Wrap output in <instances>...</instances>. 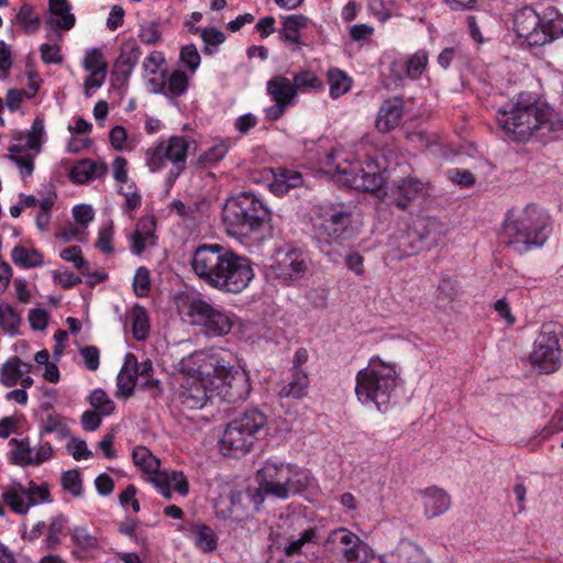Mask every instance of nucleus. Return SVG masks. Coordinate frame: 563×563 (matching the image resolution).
Here are the masks:
<instances>
[{"label": "nucleus", "instance_id": "e433bc0d", "mask_svg": "<svg viewBox=\"0 0 563 563\" xmlns=\"http://www.w3.org/2000/svg\"><path fill=\"white\" fill-rule=\"evenodd\" d=\"M394 563H432L423 549L410 540H401L393 552Z\"/></svg>", "mask_w": 563, "mask_h": 563}, {"label": "nucleus", "instance_id": "473e14b6", "mask_svg": "<svg viewBox=\"0 0 563 563\" xmlns=\"http://www.w3.org/2000/svg\"><path fill=\"white\" fill-rule=\"evenodd\" d=\"M334 540L341 545L344 559L349 563H363L361 553L364 551L360 538L347 529H339L333 533Z\"/></svg>", "mask_w": 563, "mask_h": 563}, {"label": "nucleus", "instance_id": "4d7b16f0", "mask_svg": "<svg viewBox=\"0 0 563 563\" xmlns=\"http://www.w3.org/2000/svg\"><path fill=\"white\" fill-rule=\"evenodd\" d=\"M136 376L123 367L117 377V396L130 397L135 388Z\"/></svg>", "mask_w": 563, "mask_h": 563}, {"label": "nucleus", "instance_id": "ea45409f", "mask_svg": "<svg viewBox=\"0 0 563 563\" xmlns=\"http://www.w3.org/2000/svg\"><path fill=\"white\" fill-rule=\"evenodd\" d=\"M67 523L68 519L63 514L56 515L49 519L48 525H46V534L43 539V547L46 550H53L60 544L65 536Z\"/></svg>", "mask_w": 563, "mask_h": 563}, {"label": "nucleus", "instance_id": "2f4dec72", "mask_svg": "<svg viewBox=\"0 0 563 563\" xmlns=\"http://www.w3.org/2000/svg\"><path fill=\"white\" fill-rule=\"evenodd\" d=\"M309 25V19L302 14H290L283 21L279 31L280 37L288 44H292L294 51H298L303 46L301 40V31Z\"/></svg>", "mask_w": 563, "mask_h": 563}, {"label": "nucleus", "instance_id": "4c0bfd02", "mask_svg": "<svg viewBox=\"0 0 563 563\" xmlns=\"http://www.w3.org/2000/svg\"><path fill=\"white\" fill-rule=\"evenodd\" d=\"M70 539L76 551L85 555H93L101 548L99 538L90 533L86 527H74L70 530Z\"/></svg>", "mask_w": 563, "mask_h": 563}, {"label": "nucleus", "instance_id": "4be33fe9", "mask_svg": "<svg viewBox=\"0 0 563 563\" xmlns=\"http://www.w3.org/2000/svg\"><path fill=\"white\" fill-rule=\"evenodd\" d=\"M448 232V224L434 217L419 218L412 225V233L418 236L422 250L438 245Z\"/></svg>", "mask_w": 563, "mask_h": 563}, {"label": "nucleus", "instance_id": "9b49d317", "mask_svg": "<svg viewBox=\"0 0 563 563\" xmlns=\"http://www.w3.org/2000/svg\"><path fill=\"white\" fill-rule=\"evenodd\" d=\"M195 143L184 135L162 140L145 151V164L152 173L161 172L169 163V178H177L186 168L190 145Z\"/></svg>", "mask_w": 563, "mask_h": 563}, {"label": "nucleus", "instance_id": "338daca9", "mask_svg": "<svg viewBox=\"0 0 563 563\" xmlns=\"http://www.w3.org/2000/svg\"><path fill=\"white\" fill-rule=\"evenodd\" d=\"M81 357L84 358L85 367L95 372L99 368L100 365V351L95 345H87L79 350Z\"/></svg>", "mask_w": 563, "mask_h": 563}, {"label": "nucleus", "instance_id": "bf43d9fd", "mask_svg": "<svg viewBox=\"0 0 563 563\" xmlns=\"http://www.w3.org/2000/svg\"><path fill=\"white\" fill-rule=\"evenodd\" d=\"M62 486L65 490L70 493L75 497H79L82 493V482L80 473L77 470H69L63 473Z\"/></svg>", "mask_w": 563, "mask_h": 563}, {"label": "nucleus", "instance_id": "c85d7f7f", "mask_svg": "<svg viewBox=\"0 0 563 563\" xmlns=\"http://www.w3.org/2000/svg\"><path fill=\"white\" fill-rule=\"evenodd\" d=\"M426 191V185L421 180L410 178L393 188L391 199L399 209L406 210L412 200L422 197Z\"/></svg>", "mask_w": 563, "mask_h": 563}, {"label": "nucleus", "instance_id": "4468645a", "mask_svg": "<svg viewBox=\"0 0 563 563\" xmlns=\"http://www.w3.org/2000/svg\"><path fill=\"white\" fill-rule=\"evenodd\" d=\"M310 264L309 256L299 249H278L266 268V274L279 285L296 286L307 276Z\"/></svg>", "mask_w": 563, "mask_h": 563}, {"label": "nucleus", "instance_id": "052dcab7", "mask_svg": "<svg viewBox=\"0 0 563 563\" xmlns=\"http://www.w3.org/2000/svg\"><path fill=\"white\" fill-rule=\"evenodd\" d=\"M166 59L162 52L150 53L143 62V69L147 75H156L165 71Z\"/></svg>", "mask_w": 563, "mask_h": 563}, {"label": "nucleus", "instance_id": "bb28decb", "mask_svg": "<svg viewBox=\"0 0 563 563\" xmlns=\"http://www.w3.org/2000/svg\"><path fill=\"white\" fill-rule=\"evenodd\" d=\"M42 409L44 415L40 419V438L43 439L46 434H56L59 440L70 437V430L67 419L56 411L51 405L43 404Z\"/></svg>", "mask_w": 563, "mask_h": 563}, {"label": "nucleus", "instance_id": "0e129e2a", "mask_svg": "<svg viewBox=\"0 0 563 563\" xmlns=\"http://www.w3.org/2000/svg\"><path fill=\"white\" fill-rule=\"evenodd\" d=\"M41 58L45 64L59 65L63 63V54L59 44L43 43L40 46Z\"/></svg>", "mask_w": 563, "mask_h": 563}, {"label": "nucleus", "instance_id": "5701e85b", "mask_svg": "<svg viewBox=\"0 0 563 563\" xmlns=\"http://www.w3.org/2000/svg\"><path fill=\"white\" fill-rule=\"evenodd\" d=\"M57 194L52 188H49L41 199H37L33 195H19V201L23 208L38 207V211L35 216V224L42 232L48 229L52 219V209L55 206Z\"/></svg>", "mask_w": 563, "mask_h": 563}, {"label": "nucleus", "instance_id": "9d476101", "mask_svg": "<svg viewBox=\"0 0 563 563\" xmlns=\"http://www.w3.org/2000/svg\"><path fill=\"white\" fill-rule=\"evenodd\" d=\"M530 364L544 374L554 373L563 363V325L547 322L540 328L531 353Z\"/></svg>", "mask_w": 563, "mask_h": 563}, {"label": "nucleus", "instance_id": "8fccbe9b", "mask_svg": "<svg viewBox=\"0 0 563 563\" xmlns=\"http://www.w3.org/2000/svg\"><path fill=\"white\" fill-rule=\"evenodd\" d=\"M132 333L137 341H143L150 333V320L146 310L141 306H135L131 312Z\"/></svg>", "mask_w": 563, "mask_h": 563}, {"label": "nucleus", "instance_id": "7c9ffc66", "mask_svg": "<svg viewBox=\"0 0 563 563\" xmlns=\"http://www.w3.org/2000/svg\"><path fill=\"white\" fill-rule=\"evenodd\" d=\"M292 78L277 75L267 81L266 90L269 97L279 106H287L298 96Z\"/></svg>", "mask_w": 563, "mask_h": 563}, {"label": "nucleus", "instance_id": "72a5a7b5", "mask_svg": "<svg viewBox=\"0 0 563 563\" xmlns=\"http://www.w3.org/2000/svg\"><path fill=\"white\" fill-rule=\"evenodd\" d=\"M108 172L104 162L93 159H81L70 170V178L74 183L85 184L95 179L102 178Z\"/></svg>", "mask_w": 563, "mask_h": 563}, {"label": "nucleus", "instance_id": "f3484780", "mask_svg": "<svg viewBox=\"0 0 563 563\" xmlns=\"http://www.w3.org/2000/svg\"><path fill=\"white\" fill-rule=\"evenodd\" d=\"M229 253L230 249L220 244L199 245L191 256L190 265L192 272L206 285L213 288L216 283H220L218 277Z\"/></svg>", "mask_w": 563, "mask_h": 563}, {"label": "nucleus", "instance_id": "f03ea898", "mask_svg": "<svg viewBox=\"0 0 563 563\" xmlns=\"http://www.w3.org/2000/svg\"><path fill=\"white\" fill-rule=\"evenodd\" d=\"M273 212L262 197L241 191L229 197L222 208L227 234L246 247H257L271 238Z\"/></svg>", "mask_w": 563, "mask_h": 563}, {"label": "nucleus", "instance_id": "c03bdc74", "mask_svg": "<svg viewBox=\"0 0 563 563\" xmlns=\"http://www.w3.org/2000/svg\"><path fill=\"white\" fill-rule=\"evenodd\" d=\"M15 22L25 33H35L40 30L42 19L32 4L24 3L15 15Z\"/></svg>", "mask_w": 563, "mask_h": 563}, {"label": "nucleus", "instance_id": "0eeeda50", "mask_svg": "<svg viewBox=\"0 0 563 563\" xmlns=\"http://www.w3.org/2000/svg\"><path fill=\"white\" fill-rule=\"evenodd\" d=\"M353 208L344 202H323L314 207L312 228L316 239L340 244L352 234Z\"/></svg>", "mask_w": 563, "mask_h": 563}, {"label": "nucleus", "instance_id": "58836bf2", "mask_svg": "<svg viewBox=\"0 0 563 563\" xmlns=\"http://www.w3.org/2000/svg\"><path fill=\"white\" fill-rule=\"evenodd\" d=\"M141 52L135 43L129 42L121 46L120 55L114 65L115 75L126 79L140 58Z\"/></svg>", "mask_w": 563, "mask_h": 563}, {"label": "nucleus", "instance_id": "f704fd0d", "mask_svg": "<svg viewBox=\"0 0 563 563\" xmlns=\"http://www.w3.org/2000/svg\"><path fill=\"white\" fill-rule=\"evenodd\" d=\"M32 368V364L23 362L19 356H11L1 366L0 384L7 388L14 387L25 373H31Z\"/></svg>", "mask_w": 563, "mask_h": 563}, {"label": "nucleus", "instance_id": "39448f33", "mask_svg": "<svg viewBox=\"0 0 563 563\" xmlns=\"http://www.w3.org/2000/svg\"><path fill=\"white\" fill-rule=\"evenodd\" d=\"M497 122L516 142L531 136L547 140L552 132L563 130V115L556 108H504L497 113Z\"/></svg>", "mask_w": 563, "mask_h": 563}, {"label": "nucleus", "instance_id": "13d9d810", "mask_svg": "<svg viewBox=\"0 0 563 563\" xmlns=\"http://www.w3.org/2000/svg\"><path fill=\"white\" fill-rule=\"evenodd\" d=\"M84 68L87 71H107V63L103 54L98 48H91L86 52L84 60Z\"/></svg>", "mask_w": 563, "mask_h": 563}, {"label": "nucleus", "instance_id": "c9c22d12", "mask_svg": "<svg viewBox=\"0 0 563 563\" xmlns=\"http://www.w3.org/2000/svg\"><path fill=\"white\" fill-rule=\"evenodd\" d=\"M289 382L285 383L279 391V398L299 400L308 395L310 379L307 372H290Z\"/></svg>", "mask_w": 563, "mask_h": 563}, {"label": "nucleus", "instance_id": "de8ad7c7", "mask_svg": "<svg viewBox=\"0 0 563 563\" xmlns=\"http://www.w3.org/2000/svg\"><path fill=\"white\" fill-rule=\"evenodd\" d=\"M200 63L201 56L195 44H186L180 47L179 70L192 76L199 68Z\"/></svg>", "mask_w": 563, "mask_h": 563}, {"label": "nucleus", "instance_id": "79ce46f5", "mask_svg": "<svg viewBox=\"0 0 563 563\" xmlns=\"http://www.w3.org/2000/svg\"><path fill=\"white\" fill-rule=\"evenodd\" d=\"M118 192L124 197V201L121 206L122 212L130 219H133L135 212L142 206V195L139 191L136 184L134 181H130L126 185L119 186Z\"/></svg>", "mask_w": 563, "mask_h": 563}, {"label": "nucleus", "instance_id": "603ef678", "mask_svg": "<svg viewBox=\"0 0 563 563\" xmlns=\"http://www.w3.org/2000/svg\"><path fill=\"white\" fill-rule=\"evenodd\" d=\"M229 148V141L221 140L217 142L214 145H212L210 148H208L206 152H203L199 157V162L205 166L216 165L225 157Z\"/></svg>", "mask_w": 563, "mask_h": 563}, {"label": "nucleus", "instance_id": "3c124183", "mask_svg": "<svg viewBox=\"0 0 563 563\" xmlns=\"http://www.w3.org/2000/svg\"><path fill=\"white\" fill-rule=\"evenodd\" d=\"M89 402L91 407L95 409V411L103 416L111 415L115 409L113 400L108 396V394L103 389L100 388L93 389L91 391L89 396Z\"/></svg>", "mask_w": 563, "mask_h": 563}, {"label": "nucleus", "instance_id": "b1692460", "mask_svg": "<svg viewBox=\"0 0 563 563\" xmlns=\"http://www.w3.org/2000/svg\"><path fill=\"white\" fill-rule=\"evenodd\" d=\"M48 9L45 20L46 26L54 32L71 30L76 23L73 7L68 0H47Z\"/></svg>", "mask_w": 563, "mask_h": 563}, {"label": "nucleus", "instance_id": "e2e57ef3", "mask_svg": "<svg viewBox=\"0 0 563 563\" xmlns=\"http://www.w3.org/2000/svg\"><path fill=\"white\" fill-rule=\"evenodd\" d=\"M317 537L316 530L313 528H309L305 530L300 537L294 541H291L288 545L285 547V554L287 556H294L301 552L302 547L306 543L312 542Z\"/></svg>", "mask_w": 563, "mask_h": 563}, {"label": "nucleus", "instance_id": "69168bd1", "mask_svg": "<svg viewBox=\"0 0 563 563\" xmlns=\"http://www.w3.org/2000/svg\"><path fill=\"white\" fill-rule=\"evenodd\" d=\"M60 257L74 264L77 269H88V263L82 257L81 249L77 245H71L60 252Z\"/></svg>", "mask_w": 563, "mask_h": 563}, {"label": "nucleus", "instance_id": "a18cd8bd", "mask_svg": "<svg viewBox=\"0 0 563 563\" xmlns=\"http://www.w3.org/2000/svg\"><path fill=\"white\" fill-rule=\"evenodd\" d=\"M12 262L22 268L37 267L43 264V255L35 249L15 246L11 252Z\"/></svg>", "mask_w": 563, "mask_h": 563}, {"label": "nucleus", "instance_id": "423d86ee", "mask_svg": "<svg viewBox=\"0 0 563 563\" xmlns=\"http://www.w3.org/2000/svg\"><path fill=\"white\" fill-rule=\"evenodd\" d=\"M258 490L266 496L288 499L316 485L311 472L296 464L268 459L256 473Z\"/></svg>", "mask_w": 563, "mask_h": 563}, {"label": "nucleus", "instance_id": "09e8293b", "mask_svg": "<svg viewBox=\"0 0 563 563\" xmlns=\"http://www.w3.org/2000/svg\"><path fill=\"white\" fill-rule=\"evenodd\" d=\"M199 35L205 45L203 52L207 55H213V54L218 53L219 47L227 40L225 34L221 30H219L214 26L202 27Z\"/></svg>", "mask_w": 563, "mask_h": 563}, {"label": "nucleus", "instance_id": "20e7f679", "mask_svg": "<svg viewBox=\"0 0 563 563\" xmlns=\"http://www.w3.org/2000/svg\"><path fill=\"white\" fill-rule=\"evenodd\" d=\"M552 231L550 214L537 205H527L520 212L509 210L503 224L505 243L519 254L541 247Z\"/></svg>", "mask_w": 563, "mask_h": 563}, {"label": "nucleus", "instance_id": "49530a36", "mask_svg": "<svg viewBox=\"0 0 563 563\" xmlns=\"http://www.w3.org/2000/svg\"><path fill=\"white\" fill-rule=\"evenodd\" d=\"M190 77V75L181 70H174L166 80L164 93L170 99L185 95Z\"/></svg>", "mask_w": 563, "mask_h": 563}, {"label": "nucleus", "instance_id": "5fc2aeb1", "mask_svg": "<svg viewBox=\"0 0 563 563\" xmlns=\"http://www.w3.org/2000/svg\"><path fill=\"white\" fill-rule=\"evenodd\" d=\"M113 236H114V227L112 221H108L102 224L98 231V239L96 241V247L102 252L103 254H112L114 252L113 249Z\"/></svg>", "mask_w": 563, "mask_h": 563}, {"label": "nucleus", "instance_id": "c756f323", "mask_svg": "<svg viewBox=\"0 0 563 563\" xmlns=\"http://www.w3.org/2000/svg\"><path fill=\"white\" fill-rule=\"evenodd\" d=\"M264 173L272 175L273 180L269 183V189L278 196L285 195L290 189L297 188L302 184L301 174L294 169L278 167L276 169H267Z\"/></svg>", "mask_w": 563, "mask_h": 563}, {"label": "nucleus", "instance_id": "393cba45", "mask_svg": "<svg viewBox=\"0 0 563 563\" xmlns=\"http://www.w3.org/2000/svg\"><path fill=\"white\" fill-rule=\"evenodd\" d=\"M156 220L154 216L141 217L133 233L129 235L130 249L134 255H141L156 244Z\"/></svg>", "mask_w": 563, "mask_h": 563}, {"label": "nucleus", "instance_id": "6e6552de", "mask_svg": "<svg viewBox=\"0 0 563 563\" xmlns=\"http://www.w3.org/2000/svg\"><path fill=\"white\" fill-rule=\"evenodd\" d=\"M266 423V416L257 409L246 410L232 420L220 440L223 454L240 456L249 453L260 439Z\"/></svg>", "mask_w": 563, "mask_h": 563}, {"label": "nucleus", "instance_id": "a211bd4d", "mask_svg": "<svg viewBox=\"0 0 563 563\" xmlns=\"http://www.w3.org/2000/svg\"><path fill=\"white\" fill-rule=\"evenodd\" d=\"M218 278L220 283H216L213 289L239 294L249 287L254 278V271L249 258L240 256L230 250Z\"/></svg>", "mask_w": 563, "mask_h": 563}, {"label": "nucleus", "instance_id": "a19ab883", "mask_svg": "<svg viewBox=\"0 0 563 563\" xmlns=\"http://www.w3.org/2000/svg\"><path fill=\"white\" fill-rule=\"evenodd\" d=\"M330 96L334 99L347 93L352 88V78L338 67H330L327 71Z\"/></svg>", "mask_w": 563, "mask_h": 563}, {"label": "nucleus", "instance_id": "37998d69", "mask_svg": "<svg viewBox=\"0 0 563 563\" xmlns=\"http://www.w3.org/2000/svg\"><path fill=\"white\" fill-rule=\"evenodd\" d=\"M294 85L299 92H320L323 90V82L321 78L312 70L301 69L292 77Z\"/></svg>", "mask_w": 563, "mask_h": 563}, {"label": "nucleus", "instance_id": "f8f14e48", "mask_svg": "<svg viewBox=\"0 0 563 563\" xmlns=\"http://www.w3.org/2000/svg\"><path fill=\"white\" fill-rule=\"evenodd\" d=\"M44 122L36 118L27 132H20L12 136L8 151L9 158L15 164L23 180L32 177L36 156L42 151L44 142Z\"/></svg>", "mask_w": 563, "mask_h": 563}, {"label": "nucleus", "instance_id": "ddd939ff", "mask_svg": "<svg viewBox=\"0 0 563 563\" xmlns=\"http://www.w3.org/2000/svg\"><path fill=\"white\" fill-rule=\"evenodd\" d=\"M186 316L192 325L199 327L209 338L227 335L234 324L233 313L200 297L188 300Z\"/></svg>", "mask_w": 563, "mask_h": 563}, {"label": "nucleus", "instance_id": "680f3d73", "mask_svg": "<svg viewBox=\"0 0 563 563\" xmlns=\"http://www.w3.org/2000/svg\"><path fill=\"white\" fill-rule=\"evenodd\" d=\"M133 289L137 297H146L151 290L150 272L146 267L140 266L133 278Z\"/></svg>", "mask_w": 563, "mask_h": 563}, {"label": "nucleus", "instance_id": "cd10ccee", "mask_svg": "<svg viewBox=\"0 0 563 563\" xmlns=\"http://www.w3.org/2000/svg\"><path fill=\"white\" fill-rule=\"evenodd\" d=\"M423 251L422 245L418 242V236L412 233V227L406 231L395 234L389 240V256L391 258L401 260L405 256H411Z\"/></svg>", "mask_w": 563, "mask_h": 563}, {"label": "nucleus", "instance_id": "6e6d98bb", "mask_svg": "<svg viewBox=\"0 0 563 563\" xmlns=\"http://www.w3.org/2000/svg\"><path fill=\"white\" fill-rule=\"evenodd\" d=\"M53 455V448L49 442L41 439L36 448H32L24 465L38 466L48 461Z\"/></svg>", "mask_w": 563, "mask_h": 563}, {"label": "nucleus", "instance_id": "aec40b11", "mask_svg": "<svg viewBox=\"0 0 563 563\" xmlns=\"http://www.w3.org/2000/svg\"><path fill=\"white\" fill-rule=\"evenodd\" d=\"M429 64V54L419 49L404 59H396L389 67V82L404 87L405 80H417L426 71Z\"/></svg>", "mask_w": 563, "mask_h": 563}, {"label": "nucleus", "instance_id": "dca6fc26", "mask_svg": "<svg viewBox=\"0 0 563 563\" xmlns=\"http://www.w3.org/2000/svg\"><path fill=\"white\" fill-rule=\"evenodd\" d=\"M1 498L13 514L20 516L27 515L31 508L40 504L53 501L49 485L45 482L37 484L34 481L26 485L12 482L2 489Z\"/></svg>", "mask_w": 563, "mask_h": 563}, {"label": "nucleus", "instance_id": "7ed1b4c3", "mask_svg": "<svg viewBox=\"0 0 563 563\" xmlns=\"http://www.w3.org/2000/svg\"><path fill=\"white\" fill-rule=\"evenodd\" d=\"M319 164L324 173L343 186L358 191L376 192L383 197L387 194L384 187L385 178L373 157L360 163L357 159H351L342 150H332L319 157Z\"/></svg>", "mask_w": 563, "mask_h": 563}, {"label": "nucleus", "instance_id": "6ab92c4d", "mask_svg": "<svg viewBox=\"0 0 563 563\" xmlns=\"http://www.w3.org/2000/svg\"><path fill=\"white\" fill-rule=\"evenodd\" d=\"M545 23L531 7H523L514 15V29L519 37L527 40L531 46H542L549 43Z\"/></svg>", "mask_w": 563, "mask_h": 563}, {"label": "nucleus", "instance_id": "412c9836", "mask_svg": "<svg viewBox=\"0 0 563 563\" xmlns=\"http://www.w3.org/2000/svg\"><path fill=\"white\" fill-rule=\"evenodd\" d=\"M178 530L203 553H210L218 548V536L214 530L200 520H187Z\"/></svg>", "mask_w": 563, "mask_h": 563}, {"label": "nucleus", "instance_id": "1a4fd4ad", "mask_svg": "<svg viewBox=\"0 0 563 563\" xmlns=\"http://www.w3.org/2000/svg\"><path fill=\"white\" fill-rule=\"evenodd\" d=\"M132 459L135 466L148 475V481L164 498L170 499L173 492L183 497L188 495L189 483L186 475L181 471H159V460L147 448L136 446Z\"/></svg>", "mask_w": 563, "mask_h": 563}, {"label": "nucleus", "instance_id": "774afa93", "mask_svg": "<svg viewBox=\"0 0 563 563\" xmlns=\"http://www.w3.org/2000/svg\"><path fill=\"white\" fill-rule=\"evenodd\" d=\"M112 176L120 186L129 184L128 161L123 156H117L111 164Z\"/></svg>", "mask_w": 563, "mask_h": 563}, {"label": "nucleus", "instance_id": "2eb2a0df", "mask_svg": "<svg viewBox=\"0 0 563 563\" xmlns=\"http://www.w3.org/2000/svg\"><path fill=\"white\" fill-rule=\"evenodd\" d=\"M355 393L363 405H374L377 410L383 408L387 397V363L375 356L369 360L367 367L356 375Z\"/></svg>", "mask_w": 563, "mask_h": 563}, {"label": "nucleus", "instance_id": "a878e982", "mask_svg": "<svg viewBox=\"0 0 563 563\" xmlns=\"http://www.w3.org/2000/svg\"><path fill=\"white\" fill-rule=\"evenodd\" d=\"M420 495L423 514L428 519L445 514L451 507V497L443 488L431 486L420 490Z\"/></svg>", "mask_w": 563, "mask_h": 563}, {"label": "nucleus", "instance_id": "f257e3e1", "mask_svg": "<svg viewBox=\"0 0 563 563\" xmlns=\"http://www.w3.org/2000/svg\"><path fill=\"white\" fill-rule=\"evenodd\" d=\"M179 372L175 400L183 410L201 409L216 396L236 404L245 400L251 390L246 373L236 369L231 355L222 349L194 352L180 361Z\"/></svg>", "mask_w": 563, "mask_h": 563}, {"label": "nucleus", "instance_id": "864d4df0", "mask_svg": "<svg viewBox=\"0 0 563 563\" xmlns=\"http://www.w3.org/2000/svg\"><path fill=\"white\" fill-rule=\"evenodd\" d=\"M21 323L20 316L9 305L0 306V328L9 333L15 334Z\"/></svg>", "mask_w": 563, "mask_h": 563}]
</instances>
